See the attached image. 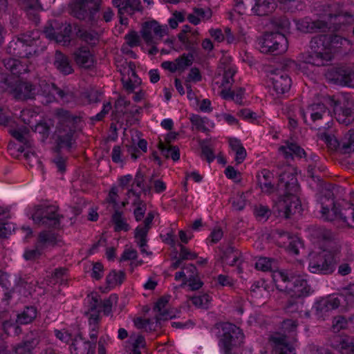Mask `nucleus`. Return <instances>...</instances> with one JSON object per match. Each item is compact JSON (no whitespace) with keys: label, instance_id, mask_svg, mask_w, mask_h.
Returning a JSON list of instances; mask_svg holds the SVG:
<instances>
[{"label":"nucleus","instance_id":"obj_1","mask_svg":"<svg viewBox=\"0 0 354 354\" xmlns=\"http://www.w3.org/2000/svg\"><path fill=\"white\" fill-rule=\"evenodd\" d=\"M342 17V12L330 15V19L335 21L333 27L329 26V24L324 21L312 20L309 17L297 21V28L301 32H322L313 37L310 41L313 64L324 65L332 60L333 53L337 49L349 44L348 39L337 33L341 26L339 18Z\"/></svg>","mask_w":354,"mask_h":354},{"label":"nucleus","instance_id":"obj_2","mask_svg":"<svg viewBox=\"0 0 354 354\" xmlns=\"http://www.w3.org/2000/svg\"><path fill=\"white\" fill-rule=\"evenodd\" d=\"M353 103L348 99L344 98L342 102L339 95H326L322 97L321 102H313L309 104L306 109L300 111V115L304 122L311 125L308 120L310 118L312 123L322 120L325 115H329L330 109L336 120L345 125L350 124L354 120V113L352 109Z\"/></svg>","mask_w":354,"mask_h":354},{"label":"nucleus","instance_id":"obj_3","mask_svg":"<svg viewBox=\"0 0 354 354\" xmlns=\"http://www.w3.org/2000/svg\"><path fill=\"white\" fill-rule=\"evenodd\" d=\"M3 64L10 74H3L1 82L15 99L28 100L35 98L36 87L29 82H24L19 79L21 74L28 72L26 64L18 59L9 57L4 59Z\"/></svg>","mask_w":354,"mask_h":354},{"label":"nucleus","instance_id":"obj_4","mask_svg":"<svg viewBox=\"0 0 354 354\" xmlns=\"http://www.w3.org/2000/svg\"><path fill=\"white\" fill-rule=\"evenodd\" d=\"M44 33L50 41L63 46L70 45L74 35L88 44H95L97 41V37L93 32L82 28L77 24H71L60 19H55L46 26Z\"/></svg>","mask_w":354,"mask_h":354},{"label":"nucleus","instance_id":"obj_5","mask_svg":"<svg viewBox=\"0 0 354 354\" xmlns=\"http://www.w3.org/2000/svg\"><path fill=\"white\" fill-rule=\"evenodd\" d=\"M277 189L283 192L280 205L284 216L288 218L301 209V203L298 196L300 187L296 176L290 171H284L279 174Z\"/></svg>","mask_w":354,"mask_h":354},{"label":"nucleus","instance_id":"obj_6","mask_svg":"<svg viewBox=\"0 0 354 354\" xmlns=\"http://www.w3.org/2000/svg\"><path fill=\"white\" fill-rule=\"evenodd\" d=\"M340 253V248L334 245L313 254L308 262L309 272L317 274H331L339 261Z\"/></svg>","mask_w":354,"mask_h":354},{"label":"nucleus","instance_id":"obj_7","mask_svg":"<svg viewBox=\"0 0 354 354\" xmlns=\"http://www.w3.org/2000/svg\"><path fill=\"white\" fill-rule=\"evenodd\" d=\"M274 281L277 289L286 292L290 297L301 299L310 295V286L301 275H291L281 271L274 277Z\"/></svg>","mask_w":354,"mask_h":354},{"label":"nucleus","instance_id":"obj_8","mask_svg":"<svg viewBox=\"0 0 354 354\" xmlns=\"http://www.w3.org/2000/svg\"><path fill=\"white\" fill-rule=\"evenodd\" d=\"M329 205L322 204V218L328 221H338L345 226L353 227L354 224V204L342 201H336L328 198Z\"/></svg>","mask_w":354,"mask_h":354},{"label":"nucleus","instance_id":"obj_9","mask_svg":"<svg viewBox=\"0 0 354 354\" xmlns=\"http://www.w3.org/2000/svg\"><path fill=\"white\" fill-rule=\"evenodd\" d=\"M34 32L23 33L15 37L7 48L9 54L19 58H29L38 52L39 39Z\"/></svg>","mask_w":354,"mask_h":354},{"label":"nucleus","instance_id":"obj_10","mask_svg":"<svg viewBox=\"0 0 354 354\" xmlns=\"http://www.w3.org/2000/svg\"><path fill=\"white\" fill-rule=\"evenodd\" d=\"M288 47L287 37L281 32H266L257 42V48L265 54H282L287 50Z\"/></svg>","mask_w":354,"mask_h":354},{"label":"nucleus","instance_id":"obj_11","mask_svg":"<svg viewBox=\"0 0 354 354\" xmlns=\"http://www.w3.org/2000/svg\"><path fill=\"white\" fill-rule=\"evenodd\" d=\"M35 224L48 228L58 229L61 223L62 216L55 205H37L31 213Z\"/></svg>","mask_w":354,"mask_h":354},{"label":"nucleus","instance_id":"obj_12","mask_svg":"<svg viewBox=\"0 0 354 354\" xmlns=\"http://www.w3.org/2000/svg\"><path fill=\"white\" fill-rule=\"evenodd\" d=\"M218 250V258L221 263L230 267L235 266L236 273L241 274L243 272L242 267L243 259L241 252L232 243L221 245Z\"/></svg>","mask_w":354,"mask_h":354},{"label":"nucleus","instance_id":"obj_13","mask_svg":"<svg viewBox=\"0 0 354 354\" xmlns=\"http://www.w3.org/2000/svg\"><path fill=\"white\" fill-rule=\"evenodd\" d=\"M152 32L155 35L162 37L165 34V29L163 28L156 20L147 21L142 26L141 30L142 37L148 46H151L149 50V54L156 55L158 49L156 46V41L152 35Z\"/></svg>","mask_w":354,"mask_h":354},{"label":"nucleus","instance_id":"obj_14","mask_svg":"<svg viewBox=\"0 0 354 354\" xmlns=\"http://www.w3.org/2000/svg\"><path fill=\"white\" fill-rule=\"evenodd\" d=\"M270 81L277 96L288 93L292 84L291 78L283 71H276L272 74Z\"/></svg>","mask_w":354,"mask_h":354},{"label":"nucleus","instance_id":"obj_15","mask_svg":"<svg viewBox=\"0 0 354 354\" xmlns=\"http://www.w3.org/2000/svg\"><path fill=\"white\" fill-rule=\"evenodd\" d=\"M328 77L335 83L347 86L354 84V71L346 66L332 68L328 73Z\"/></svg>","mask_w":354,"mask_h":354},{"label":"nucleus","instance_id":"obj_16","mask_svg":"<svg viewBox=\"0 0 354 354\" xmlns=\"http://www.w3.org/2000/svg\"><path fill=\"white\" fill-rule=\"evenodd\" d=\"M339 300L340 299L337 295H330L317 300L313 305L316 315L319 317L324 319L326 313L337 309L339 306Z\"/></svg>","mask_w":354,"mask_h":354},{"label":"nucleus","instance_id":"obj_17","mask_svg":"<svg viewBox=\"0 0 354 354\" xmlns=\"http://www.w3.org/2000/svg\"><path fill=\"white\" fill-rule=\"evenodd\" d=\"M270 341L272 344L273 354H296L295 348L286 335L277 333L271 335Z\"/></svg>","mask_w":354,"mask_h":354},{"label":"nucleus","instance_id":"obj_18","mask_svg":"<svg viewBox=\"0 0 354 354\" xmlns=\"http://www.w3.org/2000/svg\"><path fill=\"white\" fill-rule=\"evenodd\" d=\"M67 128H57L58 134L56 139L57 148L71 149L75 144V134L76 129L74 127H66Z\"/></svg>","mask_w":354,"mask_h":354},{"label":"nucleus","instance_id":"obj_19","mask_svg":"<svg viewBox=\"0 0 354 354\" xmlns=\"http://www.w3.org/2000/svg\"><path fill=\"white\" fill-rule=\"evenodd\" d=\"M331 346L341 354H354V337L348 335H334L331 339Z\"/></svg>","mask_w":354,"mask_h":354},{"label":"nucleus","instance_id":"obj_20","mask_svg":"<svg viewBox=\"0 0 354 354\" xmlns=\"http://www.w3.org/2000/svg\"><path fill=\"white\" fill-rule=\"evenodd\" d=\"M277 234L281 239L282 247L292 254H299V248L302 245L301 240L297 236H293L290 232L284 230H278Z\"/></svg>","mask_w":354,"mask_h":354},{"label":"nucleus","instance_id":"obj_21","mask_svg":"<svg viewBox=\"0 0 354 354\" xmlns=\"http://www.w3.org/2000/svg\"><path fill=\"white\" fill-rule=\"evenodd\" d=\"M303 307L304 302L302 299L290 297L284 306V310L293 318L310 317V312L308 310L304 311Z\"/></svg>","mask_w":354,"mask_h":354},{"label":"nucleus","instance_id":"obj_22","mask_svg":"<svg viewBox=\"0 0 354 354\" xmlns=\"http://www.w3.org/2000/svg\"><path fill=\"white\" fill-rule=\"evenodd\" d=\"M127 195L129 198H131V196L134 197V199L132 201V205L135 207L133 216L137 222L141 221L143 219L147 210L146 203L141 199V192L135 190L133 187H131L128 189Z\"/></svg>","mask_w":354,"mask_h":354},{"label":"nucleus","instance_id":"obj_23","mask_svg":"<svg viewBox=\"0 0 354 354\" xmlns=\"http://www.w3.org/2000/svg\"><path fill=\"white\" fill-rule=\"evenodd\" d=\"M73 57L76 64L82 68H90L94 64L93 55L87 46L77 48L73 53Z\"/></svg>","mask_w":354,"mask_h":354},{"label":"nucleus","instance_id":"obj_24","mask_svg":"<svg viewBox=\"0 0 354 354\" xmlns=\"http://www.w3.org/2000/svg\"><path fill=\"white\" fill-rule=\"evenodd\" d=\"M273 178V173L268 169H263L257 174V185L263 192L271 194L274 192Z\"/></svg>","mask_w":354,"mask_h":354},{"label":"nucleus","instance_id":"obj_25","mask_svg":"<svg viewBox=\"0 0 354 354\" xmlns=\"http://www.w3.org/2000/svg\"><path fill=\"white\" fill-rule=\"evenodd\" d=\"M279 150L286 159L301 158L306 156V151L301 147L290 141H286L285 145L279 147Z\"/></svg>","mask_w":354,"mask_h":354},{"label":"nucleus","instance_id":"obj_26","mask_svg":"<svg viewBox=\"0 0 354 354\" xmlns=\"http://www.w3.org/2000/svg\"><path fill=\"white\" fill-rule=\"evenodd\" d=\"M113 4L118 8L120 15L133 14L136 11L142 10L140 0H113Z\"/></svg>","mask_w":354,"mask_h":354},{"label":"nucleus","instance_id":"obj_27","mask_svg":"<svg viewBox=\"0 0 354 354\" xmlns=\"http://www.w3.org/2000/svg\"><path fill=\"white\" fill-rule=\"evenodd\" d=\"M54 66L64 75H70L74 71L68 56L59 50L55 52Z\"/></svg>","mask_w":354,"mask_h":354},{"label":"nucleus","instance_id":"obj_28","mask_svg":"<svg viewBox=\"0 0 354 354\" xmlns=\"http://www.w3.org/2000/svg\"><path fill=\"white\" fill-rule=\"evenodd\" d=\"M188 274L187 279L185 283L192 291H196L201 289L204 283L198 275L196 267L194 264H189L185 268Z\"/></svg>","mask_w":354,"mask_h":354},{"label":"nucleus","instance_id":"obj_29","mask_svg":"<svg viewBox=\"0 0 354 354\" xmlns=\"http://www.w3.org/2000/svg\"><path fill=\"white\" fill-rule=\"evenodd\" d=\"M252 12L258 16H266L272 13L277 5L273 0H254Z\"/></svg>","mask_w":354,"mask_h":354},{"label":"nucleus","instance_id":"obj_30","mask_svg":"<svg viewBox=\"0 0 354 354\" xmlns=\"http://www.w3.org/2000/svg\"><path fill=\"white\" fill-rule=\"evenodd\" d=\"M36 243L43 250L48 246H55L57 244V234L50 230H42L38 234Z\"/></svg>","mask_w":354,"mask_h":354},{"label":"nucleus","instance_id":"obj_31","mask_svg":"<svg viewBox=\"0 0 354 354\" xmlns=\"http://www.w3.org/2000/svg\"><path fill=\"white\" fill-rule=\"evenodd\" d=\"M57 116L60 121L57 128H67L66 127H74L76 129V125L80 120L78 116L72 114L69 111L60 109L57 112Z\"/></svg>","mask_w":354,"mask_h":354},{"label":"nucleus","instance_id":"obj_32","mask_svg":"<svg viewBox=\"0 0 354 354\" xmlns=\"http://www.w3.org/2000/svg\"><path fill=\"white\" fill-rule=\"evenodd\" d=\"M229 145L232 151L235 153L234 160L237 165L242 163L246 158V150L240 139L232 138L229 140Z\"/></svg>","mask_w":354,"mask_h":354},{"label":"nucleus","instance_id":"obj_33","mask_svg":"<svg viewBox=\"0 0 354 354\" xmlns=\"http://www.w3.org/2000/svg\"><path fill=\"white\" fill-rule=\"evenodd\" d=\"M187 49L191 50L192 52L188 53H183L174 59L177 70L179 72L185 71L193 64L194 59V53H195L196 49L194 47H187Z\"/></svg>","mask_w":354,"mask_h":354},{"label":"nucleus","instance_id":"obj_34","mask_svg":"<svg viewBox=\"0 0 354 354\" xmlns=\"http://www.w3.org/2000/svg\"><path fill=\"white\" fill-rule=\"evenodd\" d=\"M92 0H75L71 6V12L79 19H86L88 17V4Z\"/></svg>","mask_w":354,"mask_h":354},{"label":"nucleus","instance_id":"obj_35","mask_svg":"<svg viewBox=\"0 0 354 354\" xmlns=\"http://www.w3.org/2000/svg\"><path fill=\"white\" fill-rule=\"evenodd\" d=\"M337 297L340 299L339 306L342 305L346 308L354 307V283L344 288Z\"/></svg>","mask_w":354,"mask_h":354},{"label":"nucleus","instance_id":"obj_36","mask_svg":"<svg viewBox=\"0 0 354 354\" xmlns=\"http://www.w3.org/2000/svg\"><path fill=\"white\" fill-rule=\"evenodd\" d=\"M111 221L113 224L115 232H127L130 230V225L123 217L122 212L120 210H115L111 216Z\"/></svg>","mask_w":354,"mask_h":354},{"label":"nucleus","instance_id":"obj_37","mask_svg":"<svg viewBox=\"0 0 354 354\" xmlns=\"http://www.w3.org/2000/svg\"><path fill=\"white\" fill-rule=\"evenodd\" d=\"M338 145L344 153L354 151V129H350L344 135Z\"/></svg>","mask_w":354,"mask_h":354},{"label":"nucleus","instance_id":"obj_38","mask_svg":"<svg viewBox=\"0 0 354 354\" xmlns=\"http://www.w3.org/2000/svg\"><path fill=\"white\" fill-rule=\"evenodd\" d=\"M37 315V309L33 306H26L23 311L18 314L17 322L21 324L31 323Z\"/></svg>","mask_w":354,"mask_h":354},{"label":"nucleus","instance_id":"obj_39","mask_svg":"<svg viewBox=\"0 0 354 354\" xmlns=\"http://www.w3.org/2000/svg\"><path fill=\"white\" fill-rule=\"evenodd\" d=\"M37 344V341L36 339H32V341L25 340L17 346L15 353H11L4 346H0V354H21L22 351L30 352L35 348Z\"/></svg>","mask_w":354,"mask_h":354},{"label":"nucleus","instance_id":"obj_40","mask_svg":"<svg viewBox=\"0 0 354 354\" xmlns=\"http://www.w3.org/2000/svg\"><path fill=\"white\" fill-rule=\"evenodd\" d=\"M272 24L277 30L274 32H281L286 36V33L289 32L290 21L286 16L274 17L272 20Z\"/></svg>","mask_w":354,"mask_h":354},{"label":"nucleus","instance_id":"obj_41","mask_svg":"<svg viewBox=\"0 0 354 354\" xmlns=\"http://www.w3.org/2000/svg\"><path fill=\"white\" fill-rule=\"evenodd\" d=\"M151 228L141 224L134 231V238L138 247L147 246V234Z\"/></svg>","mask_w":354,"mask_h":354},{"label":"nucleus","instance_id":"obj_42","mask_svg":"<svg viewBox=\"0 0 354 354\" xmlns=\"http://www.w3.org/2000/svg\"><path fill=\"white\" fill-rule=\"evenodd\" d=\"M125 279L124 271L111 270L106 277V283L109 287H115L122 283Z\"/></svg>","mask_w":354,"mask_h":354},{"label":"nucleus","instance_id":"obj_43","mask_svg":"<svg viewBox=\"0 0 354 354\" xmlns=\"http://www.w3.org/2000/svg\"><path fill=\"white\" fill-rule=\"evenodd\" d=\"M9 133L14 138H15L20 143L23 144V145L18 148V151L21 153L24 152L25 147H28L29 146V142L25 137V129H11L9 130Z\"/></svg>","mask_w":354,"mask_h":354},{"label":"nucleus","instance_id":"obj_44","mask_svg":"<svg viewBox=\"0 0 354 354\" xmlns=\"http://www.w3.org/2000/svg\"><path fill=\"white\" fill-rule=\"evenodd\" d=\"M212 299V296L206 292L199 294L192 297V304L198 307L207 309Z\"/></svg>","mask_w":354,"mask_h":354},{"label":"nucleus","instance_id":"obj_45","mask_svg":"<svg viewBox=\"0 0 354 354\" xmlns=\"http://www.w3.org/2000/svg\"><path fill=\"white\" fill-rule=\"evenodd\" d=\"M280 9L286 12H295L302 8L301 0H277Z\"/></svg>","mask_w":354,"mask_h":354},{"label":"nucleus","instance_id":"obj_46","mask_svg":"<svg viewBox=\"0 0 354 354\" xmlns=\"http://www.w3.org/2000/svg\"><path fill=\"white\" fill-rule=\"evenodd\" d=\"M68 269L64 267H59L54 270L52 273V279L55 283H59L61 285L67 284Z\"/></svg>","mask_w":354,"mask_h":354},{"label":"nucleus","instance_id":"obj_47","mask_svg":"<svg viewBox=\"0 0 354 354\" xmlns=\"http://www.w3.org/2000/svg\"><path fill=\"white\" fill-rule=\"evenodd\" d=\"M118 297L115 294H111L108 298L101 301L100 312H103L105 316H109L112 313V307L114 301H116Z\"/></svg>","mask_w":354,"mask_h":354},{"label":"nucleus","instance_id":"obj_48","mask_svg":"<svg viewBox=\"0 0 354 354\" xmlns=\"http://www.w3.org/2000/svg\"><path fill=\"white\" fill-rule=\"evenodd\" d=\"M274 259L269 257H259L255 263V268L263 272L271 271Z\"/></svg>","mask_w":354,"mask_h":354},{"label":"nucleus","instance_id":"obj_49","mask_svg":"<svg viewBox=\"0 0 354 354\" xmlns=\"http://www.w3.org/2000/svg\"><path fill=\"white\" fill-rule=\"evenodd\" d=\"M223 236V230L220 227H215L206 238L205 242L208 245L218 243Z\"/></svg>","mask_w":354,"mask_h":354},{"label":"nucleus","instance_id":"obj_50","mask_svg":"<svg viewBox=\"0 0 354 354\" xmlns=\"http://www.w3.org/2000/svg\"><path fill=\"white\" fill-rule=\"evenodd\" d=\"M112 109V104L111 102H104L103 103L101 111L96 115L91 117V121L92 122H97L103 121L104 118L109 114L110 111Z\"/></svg>","mask_w":354,"mask_h":354},{"label":"nucleus","instance_id":"obj_51","mask_svg":"<svg viewBox=\"0 0 354 354\" xmlns=\"http://www.w3.org/2000/svg\"><path fill=\"white\" fill-rule=\"evenodd\" d=\"M201 158L205 159L209 164L214 162L216 158V156L213 149L208 145H206L203 142L201 145Z\"/></svg>","mask_w":354,"mask_h":354},{"label":"nucleus","instance_id":"obj_52","mask_svg":"<svg viewBox=\"0 0 354 354\" xmlns=\"http://www.w3.org/2000/svg\"><path fill=\"white\" fill-rule=\"evenodd\" d=\"M5 212L0 208V238H7L11 234V227L3 217H4Z\"/></svg>","mask_w":354,"mask_h":354},{"label":"nucleus","instance_id":"obj_53","mask_svg":"<svg viewBox=\"0 0 354 354\" xmlns=\"http://www.w3.org/2000/svg\"><path fill=\"white\" fill-rule=\"evenodd\" d=\"M254 214L258 221H266L270 215V209L266 205H259L254 207Z\"/></svg>","mask_w":354,"mask_h":354},{"label":"nucleus","instance_id":"obj_54","mask_svg":"<svg viewBox=\"0 0 354 354\" xmlns=\"http://www.w3.org/2000/svg\"><path fill=\"white\" fill-rule=\"evenodd\" d=\"M267 282L265 280H258L254 281L250 288L252 292L255 294V296H263V292H267Z\"/></svg>","mask_w":354,"mask_h":354},{"label":"nucleus","instance_id":"obj_55","mask_svg":"<svg viewBox=\"0 0 354 354\" xmlns=\"http://www.w3.org/2000/svg\"><path fill=\"white\" fill-rule=\"evenodd\" d=\"M124 39L127 45L131 48L138 46L140 44V39L138 34L136 31L133 30L125 35Z\"/></svg>","mask_w":354,"mask_h":354},{"label":"nucleus","instance_id":"obj_56","mask_svg":"<svg viewBox=\"0 0 354 354\" xmlns=\"http://www.w3.org/2000/svg\"><path fill=\"white\" fill-rule=\"evenodd\" d=\"M168 303V299L165 297H161L155 303L153 310L158 313V314L165 317L168 315V312L165 309V307Z\"/></svg>","mask_w":354,"mask_h":354},{"label":"nucleus","instance_id":"obj_57","mask_svg":"<svg viewBox=\"0 0 354 354\" xmlns=\"http://www.w3.org/2000/svg\"><path fill=\"white\" fill-rule=\"evenodd\" d=\"M43 249L37 245L33 249L26 250L24 254V258L27 261L36 260L42 254Z\"/></svg>","mask_w":354,"mask_h":354},{"label":"nucleus","instance_id":"obj_58","mask_svg":"<svg viewBox=\"0 0 354 354\" xmlns=\"http://www.w3.org/2000/svg\"><path fill=\"white\" fill-rule=\"evenodd\" d=\"M104 266L101 262H95L92 265L91 277L94 281H100L103 277Z\"/></svg>","mask_w":354,"mask_h":354},{"label":"nucleus","instance_id":"obj_59","mask_svg":"<svg viewBox=\"0 0 354 354\" xmlns=\"http://www.w3.org/2000/svg\"><path fill=\"white\" fill-rule=\"evenodd\" d=\"M35 131L41 134L44 139H46L50 135V128L46 122L41 121L35 125Z\"/></svg>","mask_w":354,"mask_h":354},{"label":"nucleus","instance_id":"obj_60","mask_svg":"<svg viewBox=\"0 0 354 354\" xmlns=\"http://www.w3.org/2000/svg\"><path fill=\"white\" fill-rule=\"evenodd\" d=\"M237 115L244 120H250L251 122H254L258 119L257 114L255 112L247 108L240 109L238 111Z\"/></svg>","mask_w":354,"mask_h":354},{"label":"nucleus","instance_id":"obj_61","mask_svg":"<svg viewBox=\"0 0 354 354\" xmlns=\"http://www.w3.org/2000/svg\"><path fill=\"white\" fill-rule=\"evenodd\" d=\"M100 299L97 295H88L87 297V303L89 310H100Z\"/></svg>","mask_w":354,"mask_h":354},{"label":"nucleus","instance_id":"obj_62","mask_svg":"<svg viewBox=\"0 0 354 354\" xmlns=\"http://www.w3.org/2000/svg\"><path fill=\"white\" fill-rule=\"evenodd\" d=\"M298 325L299 322L297 318L293 317L290 319H284L281 324L282 328L289 333L294 332L295 330H296Z\"/></svg>","mask_w":354,"mask_h":354},{"label":"nucleus","instance_id":"obj_63","mask_svg":"<svg viewBox=\"0 0 354 354\" xmlns=\"http://www.w3.org/2000/svg\"><path fill=\"white\" fill-rule=\"evenodd\" d=\"M180 253L179 257L183 260H194L197 259V254L190 251L189 249H187L185 246L183 245H180Z\"/></svg>","mask_w":354,"mask_h":354},{"label":"nucleus","instance_id":"obj_64","mask_svg":"<svg viewBox=\"0 0 354 354\" xmlns=\"http://www.w3.org/2000/svg\"><path fill=\"white\" fill-rule=\"evenodd\" d=\"M236 73L235 68L230 66L227 68L223 73V84H231L234 82V76Z\"/></svg>","mask_w":354,"mask_h":354}]
</instances>
